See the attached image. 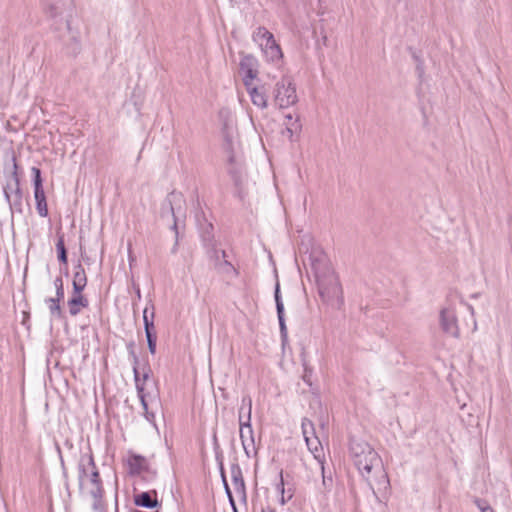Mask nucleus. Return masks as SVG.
I'll list each match as a JSON object with an SVG mask.
<instances>
[{
  "label": "nucleus",
  "mask_w": 512,
  "mask_h": 512,
  "mask_svg": "<svg viewBox=\"0 0 512 512\" xmlns=\"http://www.w3.org/2000/svg\"><path fill=\"white\" fill-rule=\"evenodd\" d=\"M43 12L57 32L63 52L76 57L82 50L81 23L73 0H41Z\"/></svg>",
  "instance_id": "obj_1"
},
{
  "label": "nucleus",
  "mask_w": 512,
  "mask_h": 512,
  "mask_svg": "<svg viewBox=\"0 0 512 512\" xmlns=\"http://www.w3.org/2000/svg\"><path fill=\"white\" fill-rule=\"evenodd\" d=\"M350 455L359 473L370 485L373 482L384 483L387 481L381 458L366 441L352 438L350 440Z\"/></svg>",
  "instance_id": "obj_2"
},
{
  "label": "nucleus",
  "mask_w": 512,
  "mask_h": 512,
  "mask_svg": "<svg viewBox=\"0 0 512 512\" xmlns=\"http://www.w3.org/2000/svg\"><path fill=\"white\" fill-rule=\"evenodd\" d=\"M313 269L322 300L329 304H342V287L330 263L319 260L313 263Z\"/></svg>",
  "instance_id": "obj_3"
},
{
  "label": "nucleus",
  "mask_w": 512,
  "mask_h": 512,
  "mask_svg": "<svg viewBox=\"0 0 512 512\" xmlns=\"http://www.w3.org/2000/svg\"><path fill=\"white\" fill-rule=\"evenodd\" d=\"M79 484L81 489L93 498L92 507L102 509L103 487L92 456H83L79 462Z\"/></svg>",
  "instance_id": "obj_4"
},
{
  "label": "nucleus",
  "mask_w": 512,
  "mask_h": 512,
  "mask_svg": "<svg viewBox=\"0 0 512 512\" xmlns=\"http://www.w3.org/2000/svg\"><path fill=\"white\" fill-rule=\"evenodd\" d=\"M274 102L279 108H288L298 102V95L294 78L290 74H284L275 83L273 90Z\"/></svg>",
  "instance_id": "obj_5"
},
{
  "label": "nucleus",
  "mask_w": 512,
  "mask_h": 512,
  "mask_svg": "<svg viewBox=\"0 0 512 512\" xmlns=\"http://www.w3.org/2000/svg\"><path fill=\"white\" fill-rule=\"evenodd\" d=\"M253 41L259 45L268 62L278 63L283 53L273 34L265 27H258L253 33Z\"/></svg>",
  "instance_id": "obj_6"
},
{
  "label": "nucleus",
  "mask_w": 512,
  "mask_h": 512,
  "mask_svg": "<svg viewBox=\"0 0 512 512\" xmlns=\"http://www.w3.org/2000/svg\"><path fill=\"white\" fill-rule=\"evenodd\" d=\"M4 195L10 207L18 211L22 210V192L20 188V180L18 177V166L15 156L12 157L11 178L4 187Z\"/></svg>",
  "instance_id": "obj_7"
},
{
  "label": "nucleus",
  "mask_w": 512,
  "mask_h": 512,
  "mask_svg": "<svg viewBox=\"0 0 512 512\" xmlns=\"http://www.w3.org/2000/svg\"><path fill=\"white\" fill-rule=\"evenodd\" d=\"M439 325L445 334L456 339L460 337L457 312L453 304L449 303L441 308L439 312Z\"/></svg>",
  "instance_id": "obj_8"
},
{
  "label": "nucleus",
  "mask_w": 512,
  "mask_h": 512,
  "mask_svg": "<svg viewBox=\"0 0 512 512\" xmlns=\"http://www.w3.org/2000/svg\"><path fill=\"white\" fill-rule=\"evenodd\" d=\"M257 59L252 55H243L239 63V72L242 76L244 86H249L258 75Z\"/></svg>",
  "instance_id": "obj_9"
},
{
  "label": "nucleus",
  "mask_w": 512,
  "mask_h": 512,
  "mask_svg": "<svg viewBox=\"0 0 512 512\" xmlns=\"http://www.w3.org/2000/svg\"><path fill=\"white\" fill-rule=\"evenodd\" d=\"M240 425V439L242 442L243 449L247 456H250L251 452H255L254 434L249 419H244V416L239 417Z\"/></svg>",
  "instance_id": "obj_10"
},
{
  "label": "nucleus",
  "mask_w": 512,
  "mask_h": 512,
  "mask_svg": "<svg viewBox=\"0 0 512 512\" xmlns=\"http://www.w3.org/2000/svg\"><path fill=\"white\" fill-rule=\"evenodd\" d=\"M134 371V377H135V385L137 390L138 398L140 399L141 405L144 410V416L149 422H154V413L149 410V404H148V393L146 392V382L141 380L140 372L136 367L133 369Z\"/></svg>",
  "instance_id": "obj_11"
},
{
  "label": "nucleus",
  "mask_w": 512,
  "mask_h": 512,
  "mask_svg": "<svg viewBox=\"0 0 512 512\" xmlns=\"http://www.w3.org/2000/svg\"><path fill=\"white\" fill-rule=\"evenodd\" d=\"M253 105L260 109L268 107V96L264 86H255L253 83L245 86Z\"/></svg>",
  "instance_id": "obj_12"
},
{
  "label": "nucleus",
  "mask_w": 512,
  "mask_h": 512,
  "mask_svg": "<svg viewBox=\"0 0 512 512\" xmlns=\"http://www.w3.org/2000/svg\"><path fill=\"white\" fill-rule=\"evenodd\" d=\"M89 304L87 298L82 295V292H74L72 297L68 300L69 313L76 316L80 313L82 308L87 307Z\"/></svg>",
  "instance_id": "obj_13"
},
{
  "label": "nucleus",
  "mask_w": 512,
  "mask_h": 512,
  "mask_svg": "<svg viewBox=\"0 0 512 512\" xmlns=\"http://www.w3.org/2000/svg\"><path fill=\"white\" fill-rule=\"evenodd\" d=\"M156 496L157 494L155 491L142 492L135 496L134 502L137 506L154 508L158 504Z\"/></svg>",
  "instance_id": "obj_14"
},
{
  "label": "nucleus",
  "mask_w": 512,
  "mask_h": 512,
  "mask_svg": "<svg viewBox=\"0 0 512 512\" xmlns=\"http://www.w3.org/2000/svg\"><path fill=\"white\" fill-rule=\"evenodd\" d=\"M75 271L73 275V291L74 292H82L87 284V277L85 270L81 264L75 266Z\"/></svg>",
  "instance_id": "obj_15"
},
{
  "label": "nucleus",
  "mask_w": 512,
  "mask_h": 512,
  "mask_svg": "<svg viewBox=\"0 0 512 512\" xmlns=\"http://www.w3.org/2000/svg\"><path fill=\"white\" fill-rule=\"evenodd\" d=\"M34 198L36 201V210L41 217L48 216V207L44 189H35Z\"/></svg>",
  "instance_id": "obj_16"
},
{
  "label": "nucleus",
  "mask_w": 512,
  "mask_h": 512,
  "mask_svg": "<svg viewBox=\"0 0 512 512\" xmlns=\"http://www.w3.org/2000/svg\"><path fill=\"white\" fill-rule=\"evenodd\" d=\"M305 442L307 444L308 449L311 451V453L314 455V457L318 460H320L322 447L321 443L317 436L315 437H306ZM319 464L321 466L322 473H324V466L322 461H319Z\"/></svg>",
  "instance_id": "obj_17"
},
{
  "label": "nucleus",
  "mask_w": 512,
  "mask_h": 512,
  "mask_svg": "<svg viewBox=\"0 0 512 512\" xmlns=\"http://www.w3.org/2000/svg\"><path fill=\"white\" fill-rule=\"evenodd\" d=\"M285 131L283 132L285 135H287L289 138H292L295 133H298L300 131V124L298 118L294 117L292 114H287L285 116Z\"/></svg>",
  "instance_id": "obj_18"
},
{
  "label": "nucleus",
  "mask_w": 512,
  "mask_h": 512,
  "mask_svg": "<svg viewBox=\"0 0 512 512\" xmlns=\"http://www.w3.org/2000/svg\"><path fill=\"white\" fill-rule=\"evenodd\" d=\"M128 465L131 473L138 474L146 466V459L140 455H131L128 458Z\"/></svg>",
  "instance_id": "obj_19"
},
{
  "label": "nucleus",
  "mask_w": 512,
  "mask_h": 512,
  "mask_svg": "<svg viewBox=\"0 0 512 512\" xmlns=\"http://www.w3.org/2000/svg\"><path fill=\"white\" fill-rule=\"evenodd\" d=\"M251 412H252V399L250 396L246 395L242 397L241 406L239 408V417L244 416V419H249L251 421Z\"/></svg>",
  "instance_id": "obj_20"
},
{
  "label": "nucleus",
  "mask_w": 512,
  "mask_h": 512,
  "mask_svg": "<svg viewBox=\"0 0 512 512\" xmlns=\"http://www.w3.org/2000/svg\"><path fill=\"white\" fill-rule=\"evenodd\" d=\"M232 482L234 489L245 495V485L241 475V471L238 467L232 469Z\"/></svg>",
  "instance_id": "obj_21"
},
{
  "label": "nucleus",
  "mask_w": 512,
  "mask_h": 512,
  "mask_svg": "<svg viewBox=\"0 0 512 512\" xmlns=\"http://www.w3.org/2000/svg\"><path fill=\"white\" fill-rule=\"evenodd\" d=\"M277 490L281 493L280 504L285 505L289 500L292 499L294 492L292 489H288V497H285L286 489L284 486L283 474L280 472V482L277 484Z\"/></svg>",
  "instance_id": "obj_22"
},
{
  "label": "nucleus",
  "mask_w": 512,
  "mask_h": 512,
  "mask_svg": "<svg viewBox=\"0 0 512 512\" xmlns=\"http://www.w3.org/2000/svg\"><path fill=\"white\" fill-rule=\"evenodd\" d=\"M154 306L151 305V312H150V322L147 321V309H144L143 311V322H144V329L145 332H155V326H154Z\"/></svg>",
  "instance_id": "obj_23"
},
{
  "label": "nucleus",
  "mask_w": 512,
  "mask_h": 512,
  "mask_svg": "<svg viewBox=\"0 0 512 512\" xmlns=\"http://www.w3.org/2000/svg\"><path fill=\"white\" fill-rule=\"evenodd\" d=\"M56 249L58 251L59 261L66 264L67 263V254H66V249H65V245H64L63 235L59 236L58 241L56 243Z\"/></svg>",
  "instance_id": "obj_24"
},
{
  "label": "nucleus",
  "mask_w": 512,
  "mask_h": 512,
  "mask_svg": "<svg viewBox=\"0 0 512 512\" xmlns=\"http://www.w3.org/2000/svg\"><path fill=\"white\" fill-rule=\"evenodd\" d=\"M301 427L304 439H306V437H315L314 425L309 419H303Z\"/></svg>",
  "instance_id": "obj_25"
},
{
  "label": "nucleus",
  "mask_w": 512,
  "mask_h": 512,
  "mask_svg": "<svg viewBox=\"0 0 512 512\" xmlns=\"http://www.w3.org/2000/svg\"><path fill=\"white\" fill-rule=\"evenodd\" d=\"M60 301L61 300H57V298H49L46 300L49 310H50V313L52 315H56L58 317L61 316V308L59 305Z\"/></svg>",
  "instance_id": "obj_26"
},
{
  "label": "nucleus",
  "mask_w": 512,
  "mask_h": 512,
  "mask_svg": "<svg viewBox=\"0 0 512 512\" xmlns=\"http://www.w3.org/2000/svg\"><path fill=\"white\" fill-rule=\"evenodd\" d=\"M54 286L56 288V297L57 300H63L64 299V288H63V280L60 277H57L54 280Z\"/></svg>",
  "instance_id": "obj_27"
},
{
  "label": "nucleus",
  "mask_w": 512,
  "mask_h": 512,
  "mask_svg": "<svg viewBox=\"0 0 512 512\" xmlns=\"http://www.w3.org/2000/svg\"><path fill=\"white\" fill-rule=\"evenodd\" d=\"M275 302H276V309L277 314H283L284 312V305L280 296V290H279V284L276 285L275 288Z\"/></svg>",
  "instance_id": "obj_28"
},
{
  "label": "nucleus",
  "mask_w": 512,
  "mask_h": 512,
  "mask_svg": "<svg viewBox=\"0 0 512 512\" xmlns=\"http://www.w3.org/2000/svg\"><path fill=\"white\" fill-rule=\"evenodd\" d=\"M277 315H278V320H279L281 336L283 338H286L287 337V328H286V325H285L284 313L283 314H277Z\"/></svg>",
  "instance_id": "obj_29"
},
{
  "label": "nucleus",
  "mask_w": 512,
  "mask_h": 512,
  "mask_svg": "<svg viewBox=\"0 0 512 512\" xmlns=\"http://www.w3.org/2000/svg\"><path fill=\"white\" fill-rule=\"evenodd\" d=\"M475 503L477 507L481 510V512H495L489 505H487L482 500L477 499Z\"/></svg>",
  "instance_id": "obj_30"
},
{
  "label": "nucleus",
  "mask_w": 512,
  "mask_h": 512,
  "mask_svg": "<svg viewBox=\"0 0 512 512\" xmlns=\"http://www.w3.org/2000/svg\"><path fill=\"white\" fill-rule=\"evenodd\" d=\"M33 184H34V190L43 188L41 174H38L37 176H33Z\"/></svg>",
  "instance_id": "obj_31"
},
{
  "label": "nucleus",
  "mask_w": 512,
  "mask_h": 512,
  "mask_svg": "<svg viewBox=\"0 0 512 512\" xmlns=\"http://www.w3.org/2000/svg\"><path fill=\"white\" fill-rule=\"evenodd\" d=\"M172 229L175 231V234H176V241H175V244H174V246L172 248V253H176L177 247H178V231H177V222L176 221H174Z\"/></svg>",
  "instance_id": "obj_32"
},
{
  "label": "nucleus",
  "mask_w": 512,
  "mask_h": 512,
  "mask_svg": "<svg viewBox=\"0 0 512 512\" xmlns=\"http://www.w3.org/2000/svg\"><path fill=\"white\" fill-rule=\"evenodd\" d=\"M156 342H157V339H153V340L147 342L148 343V349H149V352L151 354H155L156 353Z\"/></svg>",
  "instance_id": "obj_33"
},
{
  "label": "nucleus",
  "mask_w": 512,
  "mask_h": 512,
  "mask_svg": "<svg viewBox=\"0 0 512 512\" xmlns=\"http://www.w3.org/2000/svg\"><path fill=\"white\" fill-rule=\"evenodd\" d=\"M310 375H311V371L307 369V367H305V373L303 375V380L308 383L309 385H311V382H310Z\"/></svg>",
  "instance_id": "obj_34"
},
{
  "label": "nucleus",
  "mask_w": 512,
  "mask_h": 512,
  "mask_svg": "<svg viewBox=\"0 0 512 512\" xmlns=\"http://www.w3.org/2000/svg\"><path fill=\"white\" fill-rule=\"evenodd\" d=\"M145 334H146L147 342H149L153 339H157L155 332H145Z\"/></svg>",
  "instance_id": "obj_35"
},
{
  "label": "nucleus",
  "mask_w": 512,
  "mask_h": 512,
  "mask_svg": "<svg viewBox=\"0 0 512 512\" xmlns=\"http://www.w3.org/2000/svg\"><path fill=\"white\" fill-rule=\"evenodd\" d=\"M148 379H149V370L144 371V372H143V374H142V376H141V380H143V381H145V382H147V381H148Z\"/></svg>",
  "instance_id": "obj_36"
},
{
  "label": "nucleus",
  "mask_w": 512,
  "mask_h": 512,
  "mask_svg": "<svg viewBox=\"0 0 512 512\" xmlns=\"http://www.w3.org/2000/svg\"><path fill=\"white\" fill-rule=\"evenodd\" d=\"M31 172H32L33 176H37L38 174H41L40 169L37 167H32Z\"/></svg>",
  "instance_id": "obj_37"
},
{
  "label": "nucleus",
  "mask_w": 512,
  "mask_h": 512,
  "mask_svg": "<svg viewBox=\"0 0 512 512\" xmlns=\"http://www.w3.org/2000/svg\"><path fill=\"white\" fill-rule=\"evenodd\" d=\"M230 504H231V506H232V508H233V511H234V512H238V510H237V508H236V505H235V502H234V499H233V497H232V496H230Z\"/></svg>",
  "instance_id": "obj_38"
},
{
  "label": "nucleus",
  "mask_w": 512,
  "mask_h": 512,
  "mask_svg": "<svg viewBox=\"0 0 512 512\" xmlns=\"http://www.w3.org/2000/svg\"><path fill=\"white\" fill-rule=\"evenodd\" d=\"M224 485H225V490H226V493L228 495V498L230 499V496H232V494H231V491H230V489H229V487H228V485H227L225 480H224Z\"/></svg>",
  "instance_id": "obj_39"
},
{
  "label": "nucleus",
  "mask_w": 512,
  "mask_h": 512,
  "mask_svg": "<svg viewBox=\"0 0 512 512\" xmlns=\"http://www.w3.org/2000/svg\"><path fill=\"white\" fill-rule=\"evenodd\" d=\"M147 309V321L150 322V312H151V307L149 308L148 306L145 308Z\"/></svg>",
  "instance_id": "obj_40"
},
{
  "label": "nucleus",
  "mask_w": 512,
  "mask_h": 512,
  "mask_svg": "<svg viewBox=\"0 0 512 512\" xmlns=\"http://www.w3.org/2000/svg\"><path fill=\"white\" fill-rule=\"evenodd\" d=\"M477 328H478L477 321L475 319H473V329H472L473 332L477 331Z\"/></svg>",
  "instance_id": "obj_41"
},
{
  "label": "nucleus",
  "mask_w": 512,
  "mask_h": 512,
  "mask_svg": "<svg viewBox=\"0 0 512 512\" xmlns=\"http://www.w3.org/2000/svg\"><path fill=\"white\" fill-rule=\"evenodd\" d=\"M262 512H275V509L267 507L266 509H262Z\"/></svg>",
  "instance_id": "obj_42"
},
{
  "label": "nucleus",
  "mask_w": 512,
  "mask_h": 512,
  "mask_svg": "<svg viewBox=\"0 0 512 512\" xmlns=\"http://www.w3.org/2000/svg\"><path fill=\"white\" fill-rule=\"evenodd\" d=\"M468 309H469L471 315L474 317V308H473V306L468 305Z\"/></svg>",
  "instance_id": "obj_43"
},
{
  "label": "nucleus",
  "mask_w": 512,
  "mask_h": 512,
  "mask_svg": "<svg viewBox=\"0 0 512 512\" xmlns=\"http://www.w3.org/2000/svg\"><path fill=\"white\" fill-rule=\"evenodd\" d=\"M170 209H171L172 213L174 214V208L172 207V205L170 206Z\"/></svg>",
  "instance_id": "obj_44"
},
{
  "label": "nucleus",
  "mask_w": 512,
  "mask_h": 512,
  "mask_svg": "<svg viewBox=\"0 0 512 512\" xmlns=\"http://www.w3.org/2000/svg\"><path fill=\"white\" fill-rule=\"evenodd\" d=\"M323 484H326L325 476L323 475Z\"/></svg>",
  "instance_id": "obj_45"
}]
</instances>
